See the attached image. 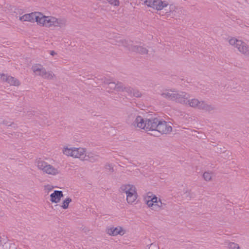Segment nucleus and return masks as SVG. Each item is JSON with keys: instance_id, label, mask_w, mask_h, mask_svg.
Returning <instances> with one entry per match:
<instances>
[{"instance_id": "obj_18", "label": "nucleus", "mask_w": 249, "mask_h": 249, "mask_svg": "<svg viewBox=\"0 0 249 249\" xmlns=\"http://www.w3.org/2000/svg\"><path fill=\"white\" fill-rule=\"evenodd\" d=\"M63 196V192L61 191H54L53 193L51 194L50 201L52 202L58 203L61 198Z\"/></svg>"}, {"instance_id": "obj_31", "label": "nucleus", "mask_w": 249, "mask_h": 249, "mask_svg": "<svg viewBox=\"0 0 249 249\" xmlns=\"http://www.w3.org/2000/svg\"><path fill=\"white\" fill-rule=\"evenodd\" d=\"M133 89L130 87H124V91L128 93L130 95L132 96Z\"/></svg>"}, {"instance_id": "obj_21", "label": "nucleus", "mask_w": 249, "mask_h": 249, "mask_svg": "<svg viewBox=\"0 0 249 249\" xmlns=\"http://www.w3.org/2000/svg\"><path fill=\"white\" fill-rule=\"evenodd\" d=\"M138 195L136 187L126 196V201L128 203L133 204L137 198Z\"/></svg>"}, {"instance_id": "obj_2", "label": "nucleus", "mask_w": 249, "mask_h": 249, "mask_svg": "<svg viewBox=\"0 0 249 249\" xmlns=\"http://www.w3.org/2000/svg\"><path fill=\"white\" fill-rule=\"evenodd\" d=\"M38 25L51 29L56 28H64L67 25V20L65 18L46 16L41 13Z\"/></svg>"}, {"instance_id": "obj_6", "label": "nucleus", "mask_w": 249, "mask_h": 249, "mask_svg": "<svg viewBox=\"0 0 249 249\" xmlns=\"http://www.w3.org/2000/svg\"><path fill=\"white\" fill-rule=\"evenodd\" d=\"M86 151V149L82 147L69 148L68 147H65L63 149V153L67 156L79 159L83 161Z\"/></svg>"}, {"instance_id": "obj_24", "label": "nucleus", "mask_w": 249, "mask_h": 249, "mask_svg": "<svg viewBox=\"0 0 249 249\" xmlns=\"http://www.w3.org/2000/svg\"><path fill=\"white\" fill-rule=\"evenodd\" d=\"M71 202V199L70 197H68L67 198L65 199L62 203V207L64 209H66L68 208L69 203Z\"/></svg>"}, {"instance_id": "obj_17", "label": "nucleus", "mask_w": 249, "mask_h": 249, "mask_svg": "<svg viewBox=\"0 0 249 249\" xmlns=\"http://www.w3.org/2000/svg\"><path fill=\"white\" fill-rule=\"evenodd\" d=\"M203 101H199L198 99L196 98H193L190 99L189 98L187 99V103L185 104V105H188L190 107L197 108L200 109V107H201V103Z\"/></svg>"}, {"instance_id": "obj_14", "label": "nucleus", "mask_w": 249, "mask_h": 249, "mask_svg": "<svg viewBox=\"0 0 249 249\" xmlns=\"http://www.w3.org/2000/svg\"><path fill=\"white\" fill-rule=\"evenodd\" d=\"M175 91V89H164L162 91L160 95L164 98L173 101Z\"/></svg>"}, {"instance_id": "obj_16", "label": "nucleus", "mask_w": 249, "mask_h": 249, "mask_svg": "<svg viewBox=\"0 0 249 249\" xmlns=\"http://www.w3.org/2000/svg\"><path fill=\"white\" fill-rule=\"evenodd\" d=\"M166 207V204L161 202L160 198H158L157 197V200L153 203V205L150 208L152 210L155 211H160L164 210Z\"/></svg>"}, {"instance_id": "obj_7", "label": "nucleus", "mask_w": 249, "mask_h": 249, "mask_svg": "<svg viewBox=\"0 0 249 249\" xmlns=\"http://www.w3.org/2000/svg\"><path fill=\"white\" fill-rule=\"evenodd\" d=\"M142 2L148 7L153 8L157 10H160L169 4L166 1L161 0H141Z\"/></svg>"}, {"instance_id": "obj_9", "label": "nucleus", "mask_w": 249, "mask_h": 249, "mask_svg": "<svg viewBox=\"0 0 249 249\" xmlns=\"http://www.w3.org/2000/svg\"><path fill=\"white\" fill-rule=\"evenodd\" d=\"M156 131L158 132L157 136L159 134H170L172 131L171 124L170 122L160 120Z\"/></svg>"}, {"instance_id": "obj_30", "label": "nucleus", "mask_w": 249, "mask_h": 249, "mask_svg": "<svg viewBox=\"0 0 249 249\" xmlns=\"http://www.w3.org/2000/svg\"><path fill=\"white\" fill-rule=\"evenodd\" d=\"M107 84L108 85V87H107V89H109L110 90H112V89L115 90V88L116 86V83H115V82H107Z\"/></svg>"}, {"instance_id": "obj_5", "label": "nucleus", "mask_w": 249, "mask_h": 249, "mask_svg": "<svg viewBox=\"0 0 249 249\" xmlns=\"http://www.w3.org/2000/svg\"><path fill=\"white\" fill-rule=\"evenodd\" d=\"M228 41L231 46L236 48L241 54L249 57V45L246 42L235 37H231Z\"/></svg>"}, {"instance_id": "obj_20", "label": "nucleus", "mask_w": 249, "mask_h": 249, "mask_svg": "<svg viewBox=\"0 0 249 249\" xmlns=\"http://www.w3.org/2000/svg\"><path fill=\"white\" fill-rule=\"evenodd\" d=\"M156 200L157 196L150 192L147 193V196L144 198V201L146 204L150 208L153 205V203H154Z\"/></svg>"}, {"instance_id": "obj_22", "label": "nucleus", "mask_w": 249, "mask_h": 249, "mask_svg": "<svg viewBox=\"0 0 249 249\" xmlns=\"http://www.w3.org/2000/svg\"><path fill=\"white\" fill-rule=\"evenodd\" d=\"M135 188V186L132 184H123L121 185L119 189V191L121 193H125L126 196L129 194L134 188Z\"/></svg>"}, {"instance_id": "obj_15", "label": "nucleus", "mask_w": 249, "mask_h": 249, "mask_svg": "<svg viewBox=\"0 0 249 249\" xmlns=\"http://www.w3.org/2000/svg\"><path fill=\"white\" fill-rule=\"evenodd\" d=\"M84 157L83 161H89L92 163L97 162L99 159V156L92 152H86Z\"/></svg>"}, {"instance_id": "obj_19", "label": "nucleus", "mask_w": 249, "mask_h": 249, "mask_svg": "<svg viewBox=\"0 0 249 249\" xmlns=\"http://www.w3.org/2000/svg\"><path fill=\"white\" fill-rule=\"evenodd\" d=\"M216 109V107L214 105L208 104L205 101H204L201 103L200 110H203L210 113H213Z\"/></svg>"}, {"instance_id": "obj_27", "label": "nucleus", "mask_w": 249, "mask_h": 249, "mask_svg": "<svg viewBox=\"0 0 249 249\" xmlns=\"http://www.w3.org/2000/svg\"><path fill=\"white\" fill-rule=\"evenodd\" d=\"M228 247L230 249H240V247L238 244L233 242L230 243L228 245Z\"/></svg>"}, {"instance_id": "obj_32", "label": "nucleus", "mask_w": 249, "mask_h": 249, "mask_svg": "<svg viewBox=\"0 0 249 249\" xmlns=\"http://www.w3.org/2000/svg\"><path fill=\"white\" fill-rule=\"evenodd\" d=\"M53 188V187L50 184H48L47 185L44 186V189L45 191L49 192V191H51Z\"/></svg>"}, {"instance_id": "obj_11", "label": "nucleus", "mask_w": 249, "mask_h": 249, "mask_svg": "<svg viewBox=\"0 0 249 249\" xmlns=\"http://www.w3.org/2000/svg\"><path fill=\"white\" fill-rule=\"evenodd\" d=\"M40 12H33L29 14H26L22 16L19 17V19L21 21H29L31 22H36L38 25L40 18Z\"/></svg>"}, {"instance_id": "obj_36", "label": "nucleus", "mask_w": 249, "mask_h": 249, "mask_svg": "<svg viewBox=\"0 0 249 249\" xmlns=\"http://www.w3.org/2000/svg\"><path fill=\"white\" fill-rule=\"evenodd\" d=\"M2 213L1 211H0V215L2 216Z\"/></svg>"}, {"instance_id": "obj_3", "label": "nucleus", "mask_w": 249, "mask_h": 249, "mask_svg": "<svg viewBox=\"0 0 249 249\" xmlns=\"http://www.w3.org/2000/svg\"><path fill=\"white\" fill-rule=\"evenodd\" d=\"M36 164L38 169L43 174L51 176H56L60 174V170L58 167H55L40 159L36 160Z\"/></svg>"}, {"instance_id": "obj_28", "label": "nucleus", "mask_w": 249, "mask_h": 249, "mask_svg": "<svg viewBox=\"0 0 249 249\" xmlns=\"http://www.w3.org/2000/svg\"><path fill=\"white\" fill-rule=\"evenodd\" d=\"M105 168L106 169V170H107L110 173H112L114 172L113 167L112 165L111 164L107 163L105 166Z\"/></svg>"}, {"instance_id": "obj_26", "label": "nucleus", "mask_w": 249, "mask_h": 249, "mask_svg": "<svg viewBox=\"0 0 249 249\" xmlns=\"http://www.w3.org/2000/svg\"><path fill=\"white\" fill-rule=\"evenodd\" d=\"M132 96L137 98H139L142 96V93L139 90L133 89Z\"/></svg>"}, {"instance_id": "obj_8", "label": "nucleus", "mask_w": 249, "mask_h": 249, "mask_svg": "<svg viewBox=\"0 0 249 249\" xmlns=\"http://www.w3.org/2000/svg\"><path fill=\"white\" fill-rule=\"evenodd\" d=\"M120 42L123 46L127 48L129 51L132 52L138 53L142 54H147L148 53V50L146 48L141 46L133 45L125 39L121 40Z\"/></svg>"}, {"instance_id": "obj_13", "label": "nucleus", "mask_w": 249, "mask_h": 249, "mask_svg": "<svg viewBox=\"0 0 249 249\" xmlns=\"http://www.w3.org/2000/svg\"><path fill=\"white\" fill-rule=\"evenodd\" d=\"M0 79L2 81L7 82L10 86H19L20 84L18 79L7 74H0Z\"/></svg>"}, {"instance_id": "obj_33", "label": "nucleus", "mask_w": 249, "mask_h": 249, "mask_svg": "<svg viewBox=\"0 0 249 249\" xmlns=\"http://www.w3.org/2000/svg\"><path fill=\"white\" fill-rule=\"evenodd\" d=\"M2 124H4L6 126H11L12 124H14L13 122H11L10 121H8L7 120H4L2 122Z\"/></svg>"}, {"instance_id": "obj_12", "label": "nucleus", "mask_w": 249, "mask_h": 249, "mask_svg": "<svg viewBox=\"0 0 249 249\" xmlns=\"http://www.w3.org/2000/svg\"><path fill=\"white\" fill-rule=\"evenodd\" d=\"M106 232L111 236L123 235L125 233V230L121 226H117L116 227L112 226L107 228Z\"/></svg>"}, {"instance_id": "obj_4", "label": "nucleus", "mask_w": 249, "mask_h": 249, "mask_svg": "<svg viewBox=\"0 0 249 249\" xmlns=\"http://www.w3.org/2000/svg\"><path fill=\"white\" fill-rule=\"evenodd\" d=\"M32 70L35 74L47 80H53L55 78V75L51 71H47L46 69L40 64H36L32 66Z\"/></svg>"}, {"instance_id": "obj_29", "label": "nucleus", "mask_w": 249, "mask_h": 249, "mask_svg": "<svg viewBox=\"0 0 249 249\" xmlns=\"http://www.w3.org/2000/svg\"><path fill=\"white\" fill-rule=\"evenodd\" d=\"M107 1L111 5L115 6H118L120 4L119 0H107Z\"/></svg>"}, {"instance_id": "obj_35", "label": "nucleus", "mask_w": 249, "mask_h": 249, "mask_svg": "<svg viewBox=\"0 0 249 249\" xmlns=\"http://www.w3.org/2000/svg\"><path fill=\"white\" fill-rule=\"evenodd\" d=\"M56 54V53L54 51H51V52H50V54H51V55L53 56V55H55V54Z\"/></svg>"}, {"instance_id": "obj_10", "label": "nucleus", "mask_w": 249, "mask_h": 249, "mask_svg": "<svg viewBox=\"0 0 249 249\" xmlns=\"http://www.w3.org/2000/svg\"><path fill=\"white\" fill-rule=\"evenodd\" d=\"M174 96V102L183 105H185V104H187V99L190 98V95L188 93L176 90Z\"/></svg>"}, {"instance_id": "obj_23", "label": "nucleus", "mask_w": 249, "mask_h": 249, "mask_svg": "<svg viewBox=\"0 0 249 249\" xmlns=\"http://www.w3.org/2000/svg\"><path fill=\"white\" fill-rule=\"evenodd\" d=\"M203 177L205 180L207 181H211L212 178V173L205 172L203 175Z\"/></svg>"}, {"instance_id": "obj_1", "label": "nucleus", "mask_w": 249, "mask_h": 249, "mask_svg": "<svg viewBox=\"0 0 249 249\" xmlns=\"http://www.w3.org/2000/svg\"><path fill=\"white\" fill-rule=\"evenodd\" d=\"M160 120L157 118L151 119H146L144 120L142 117L137 116L134 122L132 123V125L134 127H137L140 129H143L146 131H151L153 133L151 134L154 136H157V127L159 124Z\"/></svg>"}, {"instance_id": "obj_34", "label": "nucleus", "mask_w": 249, "mask_h": 249, "mask_svg": "<svg viewBox=\"0 0 249 249\" xmlns=\"http://www.w3.org/2000/svg\"><path fill=\"white\" fill-rule=\"evenodd\" d=\"M149 249H160L159 247L155 244L152 243L150 245Z\"/></svg>"}, {"instance_id": "obj_25", "label": "nucleus", "mask_w": 249, "mask_h": 249, "mask_svg": "<svg viewBox=\"0 0 249 249\" xmlns=\"http://www.w3.org/2000/svg\"><path fill=\"white\" fill-rule=\"evenodd\" d=\"M116 86L115 88V90L117 91H123L124 89V87L123 83L121 82H118L116 83Z\"/></svg>"}]
</instances>
